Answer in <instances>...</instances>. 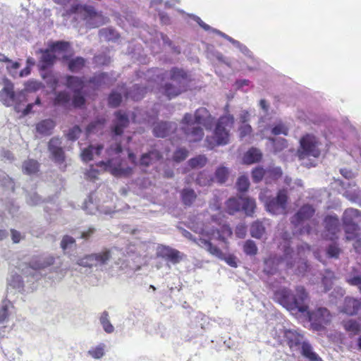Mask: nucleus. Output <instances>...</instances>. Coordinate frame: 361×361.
Segmentation results:
<instances>
[{"label": "nucleus", "instance_id": "1", "mask_svg": "<svg viewBox=\"0 0 361 361\" xmlns=\"http://www.w3.org/2000/svg\"><path fill=\"white\" fill-rule=\"evenodd\" d=\"M221 214H213L211 216V223H203L200 228H197L196 232L207 235L209 240L200 238L197 245L207 250L212 255L219 259L224 260L230 267H237V257L233 255H226L216 245L211 243V240H218L226 243V239L232 235L231 228L222 223Z\"/></svg>", "mask_w": 361, "mask_h": 361}, {"label": "nucleus", "instance_id": "2", "mask_svg": "<svg viewBox=\"0 0 361 361\" xmlns=\"http://www.w3.org/2000/svg\"><path fill=\"white\" fill-rule=\"evenodd\" d=\"M115 120L113 122L112 140L110 146L106 149V161H100L96 167H101L105 171H109L114 175H118L121 173V163L118 155L121 152L120 137L129 124V119L125 113L121 111L115 113Z\"/></svg>", "mask_w": 361, "mask_h": 361}, {"label": "nucleus", "instance_id": "3", "mask_svg": "<svg viewBox=\"0 0 361 361\" xmlns=\"http://www.w3.org/2000/svg\"><path fill=\"white\" fill-rule=\"evenodd\" d=\"M213 122L214 118L208 110L202 107L195 111L194 117L188 113L184 115L181 129L188 142H195L201 140L204 136L203 129L200 125L206 129H211Z\"/></svg>", "mask_w": 361, "mask_h": 361}, {"label": "nucleus", "instance_id": "4", "mask_svg": "<svg viewBox=\"0 0 361 361\" xmlns=\"http://www.w3.org/2000/svg\"><path fill=\"white\" fill-rule=\"evenodd\" d=\"M274 299L293 313L307 312L309 298L302 286H297L295 293L288 288H279L274 292Z\"/></svg>", "mask_w": 361, "mask_h": 361}, {"label": "nucleus", "instance_id": "5", "mask_svg": "<svg viewBox=\"0 0 361 361\" xmlns=\"http://www.w3.org/2000/svg\"><path fill=\"white\" fill-rule=\"evenodd\" d=\"M0 101L6 106H13L14 110L26 116L31 113L32 104H28L25 107L27 101L25 90L14 91L13 84L9 81L4 82V86L0 91Z\"/></svg>", "mask_w": 361, "mask_h": 361}, {"label": "nucleus", "instance_id": "6", "mask_svg": "<svg viewBox=\"0 0 361 361\" xmlns=\"http://www.w3.org/2000/svg\"><path fill=\"white\" fill-rule=\"evenodd\" d=\"M282 238L285 240V245L284 255L281 263H286L288 269L294 267L296 263H300L301 267H298V274H302L307 268V265L303 257L306 252H310V246L307 243H303L298 246V252L295 253L293 249L290 247L289 245V240L291 238L290 233L284 232Z\"/></svg>", "mask_w": 361, "mask_h": 361}, {"label": "nucleus", "instance_id": "7", "mask_svg": "<svg viewBox=\"0 0 361 361\" xmlns=\"http://www.w3.org/2000/svg\"><path fill=\"white\" fill-rule=\"evenodd\" d=\"M267 192L268 190L261 191L259 195V200L264 203L267 211L274 215L285 214L288 201L286 190H279L276 197L267 195Z\"/></svg>", "mask_w": 361, "mask_h": 361}, {"label": "nucleus", "instance_id": "8", "mask_svg": "<svg viewBox=\"0 0 361 361\" xmlns=\"http://www.w3.org/2000/svg\"><path fill=\"white\" fill-rule=\"evenodd\" d=\"M171 82L165 84L164 94L169 99L173 98L185 91L188 85L186 73L181 69L173 68L170 72Z\"/></svg>", "mask_w": 361, "mask_h": 361}, {"label": "nucleus", "instance_id": "9", "mask_svg": "<svg viewBox=\"0 0 361 361\" xmlns=\"http://www.w3.org/2000/svg\"><path fill=\"white\" fill-rule=\"evenodd\" d=\"M343 224L347 240H352L357 237L358 224L361 222V212L358 209L349 208L343 214Z\"/></svg>", "mask_w": 361, "mask_h": 361}, {"label": "nucleus", "instance_id": "10", "mask_svg": "<svg viewBox=\"0 0 361 361\" xmlns=\"http://www.w3.org/2000/svg\"><path fill=\"white\" fill-rule=\"evenodd\" d=\"M234 123V118L231 114H227L219 118L215 130L214 136L219 145H226L229 140V132Z\"/></svg>", "mask_w": 361, "mask_h": 361}, {"label": "nucleus", "instance_id": "11", "mask_svg": "<svg viewBox=\"0 0 361 361\" xmlns=\"http://www.w3.org/2000/svg\"><path fill=\"white\" fill-rule=\"evenodd\" d=\"M300 149L298 150V157L300 160L306 158H317L320 154L317 138L312 135H306L300 141Z\"/></svg>", "mask_w": 361, "mask_h": 361}, {"label": "nucleus", "instance_id": "12", "mask_svg": "<svg viewBox=\"0 0 361 361\" xmlns=\"http://www.w3.org/2000/svg\"><path fill=\"white\" fill-rule=\"evenodd\" d=\"M307 313L311 326L316 331L322 329L331 320V314L326 307H317Z\"/></svg>", "mask_w": 361, "mask_h": 361}, {"label": "nucleus", "instance_id": "13", "mask_svg": "<svg viewBox=\"0 0 361 361\" xmlns=\"http://www.w3.org/2000/svg\"><path fill=\"white\" fill-rule=\"evenodd\" d=\"M54 262V258L52 256L36 257L31 260L30 267L27 268L24 274L30 276L33 280H38L40 278V274L37 271L52 265Z\"/></svg>", "mask_w": 361, "mask_h": 361}, {"label": "nucleus", "instance_id": "14", "mask_svg": "<svg viewBox=\"0 0 361 361\" xmlns=\"http://www.w3.org/2000/svg\"><path fill=\"white\" fill-rule=\"evenodd\" d=\"M161 158V154L157 149H152L142 154L139 160H137L133 152H128L129 160L136 166L142 169L147 168L156 164Z\"/></svg>", "mask_w": 361, "mask_h": 361}, {"label": "nucleus", "instance_id": "15", "mask_svg": "<svg viewBox=\"0 0 361 361\" xmlns=\"http://www.w3.org/2000/svg\"><path fill=\"white\" fill-rule=\"evenodd\" d=\"M61 140L59 137H52L48 144L49 151L54 160L55 162L58 164H61L63 162L65 156L64 152L61 147Z\"/></svg>", "mask_w": 361, "mask_h": 361}, {"label": "nucleus", "instance_id": "16", "mask_svg": "<svg viewBox=\"0 0 361 361\" xmlns=\"http://www.w3.org/2000/svg\"><path fill=\"white\" fill-rule=\"evenodd\" d=\"M119 252L117 248L105 249L101 252L93 253L95 255V264L97 269L102 270L109 263L110 259H114V256Z\"/></svg>", "mask_w": 361, "mask_h": 361}, {"label": "nucleus", "instance_id": "17", "mask_svg": "<svg viewBox=\"0 0 361 361\" xmlns=\"http://www.w3.org/2000/svg\"><path fill=\"white\" fill-rule=\"evenodd\" d=\"M15 308L13 303L9 300H4L0 305V324H2V328L6 327V324L10 320V318L13 315ZM0 335H2L1 327H0Z\"/></svg>", "mask_w": 361, "mask_h": 361}, {"label": "nucleus", "instance_id": "18", "mask_svg": "<svg viewBox=\"0 0 361 361\" xmlns=\"http://www.w3.org/2000/svg\"><path fill=\"white\" fill-rule=\"evenodd\" d=\"M84 10L87 13L85 17L87 23L90 27H99L100 25L106 23V18L101 13L96 12L92 7L85 6Z\"/></svg>", "mask_w": 361, "mask_h": 361}, {"label": "nucleus", "instance_id": "19", "mask_svg": "<svg viewBox=\"0 0 361 361\" xmlns=\"http://www.w3.org/2000/svg\"><path fill=\"white\" fill-rule=\"evenodd\" d=\"M325 233L324 238L334 240L336 238V233L339 231V220L336 216H328L324 219Z\"/></svg>", "mask_w": 361, "mask_h": 361}, {"label": "nucleus", "instance_id": "20", "mask_svg": "<svg viewBox=\"0 0 361 361\" xmlns=\"http://www.w3.org/2000/svg\"><path fill=\"white\" fill-rule=\"evenodd\" d=\"M314 209L310 204L302 206L298 212L291 218V224L298 226L305 220L309 219L314 214Z\"/></svg>", "mask_w": 361, "mask_h": 361}, {"label": "nucleus", "instance_id": "21", "mask_svg": "<svg viewBox=\"0 0 361 361\" xmlns=\"http://www.w3.org/2000/svg\"><path fill=\"white\" fill-rule=\"evenodd\" d=\"M157 254L159 257L170 261L173 264H176L181 259L180 252L168 246L159 247Z\"/></svg>", "mask_w": 361, "mask_h": 361}, {"label": "nucleus", "instance_id": "22", "mask_svg": "<svg viewBox=\"0 0 361 361\" xmlns=\"http://www.w3.org/2000/svg\"><path fill=\"white\" fill-rule=\"evenodd\" d=\"M176 129V125L169 122H159L154 124V135L158 137H165Z\"/></svg>", "mask_w": 361, "mask_h": 361}, {"label": "nucleus", "instance_id": "23", "mask_svg": "<svg viewBox=\"0 0 361 361\" xmlns=\"http://www.w3.org/2000/svg\"><path fill=\"white\" fill-rule=\"evenodd\" d=\"M13 289L18 293L29 291L32 288L26 286L22 276L18 274H12L8 279V291Z\"/></svg>", "mask_w": 361, "mask_h": 361}, {"label": "nucleus", "instance_id": "24", "mask_svg": "<svg viewBox=\"0 0 361 361\" xmlns=\"http://www.w3.org/2000/svg\"><path fill=\"white\" fill-rule=\"evenodd\" d=\"M56 126V123L53 119L47 118L42 120L36 124L37 132L42 135H49Z\"/></svg>", "mask_w": 361, "mask_h": 361}, {"label": "nucleus", "instance_id": "25", "mask_svg": "<svg viewBox=\"0 0 361 361\" xmlns=\"http://www.w3.org/2000/svg\"><path fill=\"white\" fill-rule=\"evenodd\" d=\"M303 337L299 336L297 343L302 342V354L310 361H322L319 356L312 350V346L307 342L302 341Z\"/></svg>", "mask_w": 361, "mask_h": 361}, {"label": "nucleus", "instance_id": "26", "mask_svg": "<svg viewBox=\"0 0 361 361\" xmlns=\"http://www.w3.org/2000/svg\"><path fill=\"white\" fill-rule=\"evenodd\" d=\"M103 148L102 145H97V146L90 145L88 147L85 148L81 152L82 161H89L93 159L95 155L100 154Z\"/></svg>", "mask_w": 361, "mask_h": 361}, {"label": "nucleus", "instance_id": "27", "mask_svg": "<svg viewBox=\"0 0 361 361\" xmlns=\"http://www.w3.org/2000/svg\"><path fill=\"white\" fill-rule=\"evenodd\" d=\"M269 220L256 221L250 227V234L252 237L255 238H261L265 233V224H269Z\"/></svg>", "mask_w": 361, "mask_h": 361}, {"label": "nucleus", "instance_id": "28", "mask_svg": "<svg viewBox=\"0 0 361 361\" xmlns=\"http://www.w3.org/2000/svg\"><path fill=\"white\" fill-rule=\"evenodd\" d=\"M360 307V302L353 298L345 299L343 312L347 314L353 315L356 314Z\"/></svg>", "mask_w": 361, "mask_h": 361}, {"label": "nucleus", "instance_id": "29", "mask_svg": "<svg viewBox=\"0 0 361 361\" xmlns=\"http://www.w3.org/2000/svg\"><path fill=\"white\" fill-rule=\"evenodd\" d=\"M346 281L350 285L357 286L361 293V270L360 265L353 269L347 276Z\"/></svg>", "mask_w": 361, "mask_h": 361}, {"label": "nucleus", "instance_id": "30", "mask_svg": "<svg viewBox=\"0 0 361 361\" xmlns=\"http://www.w3.org/2000/svg\"><path fill=\"white\" fill-rule=\"evenodd\" d=\"M66 85L70 88L74 93L81 92L84 87L83 80L77 77L69 75L66 77Z\"/></svg>", "mask_w": 361, "mask_h": 361}, {"label": "nucleus", "instance_id": "31", "mask_svg": "<svg viewBox=\"0 0 361 361\" xmlns=\"http://www.w3.org/2000/svg\"><path fill=\"white\" fill-rule=\"evenodd\" d=\"M262 152L256 148H251L244 155L243 161L247 164H252L259 161L262 158Z\"/></svg>", "mask_w": 361, "mask_h": 361}, {"label": "nucleus", "instance_id": "32", "mask_svg": "<svg viewBox=\"0 0 361 361\" xmlns=\"http://www.w3.org/2000/svg\"><path fill=\"white\" fill-rule=\"evenodd\" d=\"M256 208L255 200L250 197H241V209L247 216H252Z\"/></svg>", "mask_w": 361, "mask_h": 361}, {"label": "nucleus", "instance_id": "33", "mask_svg": "<svg viewBox=\"0 0 361 361\" xmlns=\"http://www.w3.org/2000/svg\"><path fill=\"white\" fill-rule=\"evenodd\" d=\"M76 264L82 267L96 268L95 255L92 253L79 257L76 261Z\"/></svg>", "mask_w": 361, "mask_h": 361}, {"label": "nucleus", "instance_id": "34", "mask_svg": "<svg viewBox=\"0 0 361 361\" xmlns=\"http://www.w3.org/2000/svg\"><path fill=\"white\" fill-rule=\"evenodd\" d=\"M241 197L235 198L231 197L229 198L226 203V209L228 214H233L235 212H238L241 209Z\"/></svg>", "mask_w": 361, "mask_h": 361}, {"label": "nucleus", "instance_id": "35", "mask_svg": "<svg viewBox=\"0 0 361 361\" xmlns=\"http://www.w3.org/2000/svg\"><path fill=\"white\" fill-rule=\"evenodd\" d=\"M61 247L65 253L73 250L76 247V242L74 238L72 236L66 235L63 237L61 241Z\"/></svg>", "mask_w": 361, "mask_h": 361}, {"label": "nucleus", "instance_id": "36", "mask_svg": "<svg viewBox=\"0 0 361 361\" xmlns=\"http://www.w3.org/2000/svg\"><path fill=\"white\" fill-rule=\"evenodd\" d=\"M197 197L194 190L190 188H184L181 192V199L183 204L186 206H190Z\"/></svg>", "mask_w": 361, "mask_h": 361}, {"label": "nucleus", "instance_id": "37", "mask_svg": "<svg viewBox=\"0 0 361 361\" xmlns=\"http://www.w3.org/2000/svg\"><path fill=\"white\" fill-rule=\"evenodd\" d=\"M105 348L106 345L101 343L90 348L87 351V354L94 359H101L105 354Z\"/></svg>", "mask_w": 361, "mask_h": 361}, {"label": "nucleus", "instance_id": "38", "mask_svg": "<svg viewBox=\"0 0 361 361\" xmlns=\"http://www.w3.org/2000/svg\"><path fill=\"white\" fill-rule=\"evenodd\" d=\"M99 322L106 333L111 334L114 331V327L109 320V315L106 311L102 313L99 317Z\"/></svg>", "mask_w": 361, "mask_h": 361}, {"label": "nucleus", "instance_id": "39", "mask_svg": "<svg viewBox=\"0 0 361 361\" xmlns=\"http://www.w3.org/2000/svg\"><path fill=\"white\" fill-rule=\"evenodd\" d=\"M99 37L105 41H114L118 38L117 32L112 28H103L99 32Z\"/></svg>", "mask_w": 361, "mask_h": 361}, {"label": "nucleus", "instance_id": "40", "mask_svg": "<svg viewBox=\"0 0 361 361\" xmlns=\"http://www.w3.org/2000/svg\"><path fill=\"white\" fill-rule=\"evenodd\" d=\"M85 65V59L82 57H75L68 61V68L72 72L80 71Z\"/></svg>", "mask_w": 361, "mask_h": 361}, {"label": "nucleus", "instance_id": "41", "mask_svg": "<svg viewBox=\"0 0 361 361\" xmlns=\"http://www.w3.org/2000/svg\"><path fill=\"white\" fill-rule=\"evenodd\" d=\"M207 162V158L204 155H198L188 161V165L192 169H198L203 167Z\"/></svg>", "mask_w": 361, "mask_h": 361}, {"label": "nucleus", "instance_id": "42", "mask_svg": "<svg viewBox=\"0 0 361 361\" xmlns=\"http://www.w3.org/2000/svg\"><path fill=\"white\" fill-rule=\"evenodd\" d=\"M53 52L54 51H51L49 48L42 51L41 61L44 68H47L53 64L55 60V56L53 54Z\"/></svg>", "mask_w": 361, "mask_h": 361}, {"label": "nucleus", "instance_id": "43", "mask_svg": "<svg viewBox=\"0 0 361 361\" xmlns=\"http://www.w3.org/2000/svg\"><path fill=\"white\" fill-rule=\"evenodd\" d=\"M274 126L271 129L272 134L275 135H287L288 133V127L281 121H276L274 123Z\"/></svg>", "mask_w": 361, "mask_h": 361}, {"label": "nucleus", "instance_id": "44", "mask_svg": "<svg viewBox=\"0 0 361 361\" xmlns=\"http://www.w3.org/2000/svg\"><path fill=\"white\" fill-rule=\"evenodd\" d=\"M213 178L211 174L206 171L200 172L196 179L197 183L200 186H206L211 184Z\"/></svg>", "mask_w": 361, "mask_h": 361}, {"label": "nucleus", "instance_id": "45", "mask_svg": "<svg viewBox=\"0 0 361 361\" xmlns=\"http://www.w3.org/2000/svg\"><path fill=\"white\" fill-rule=\"evenodd\" d=\"M108 75L104 73H99L98 75H94L90 80V82L95 87H99L102 85L107 84L108 80Z\"/></svg>", "mask_w": 361, "mask_h": 361}, {"label": "nucleus", "instance_id": "46", "mask_svg": "<svg viewBox=\"0 0 361 361\" xmlns=\"http://www.w3.org/2000/svg\"><path fill=\"white\" fill-rule=\"evenodd\" d=\"M49 47L51 51H66L70 47V43L68 42L58 41L49 44Z\"/></svg>", "mask_w": 361, "mask_h": 361}, {"label": "nucleus", "instance_id": "47", "mask_svg": "<svg viewBox=\"0 0 361 361\" xmlns=\"http://www.w3.org/2000/svg\"><path fill=\"white\" fill-rule=\"evenodd\" d=\"M38 164L36 161L30 159L25 161L23 164V171L27 174H32L37 171Z\"/></svg>", "mask_w": 361, "mask_h": 361}, {"label": "nucleus", "instance_id": "48", "mask_svg": "<svg viewBox=\"0 0 361 361\" xmlns=\"http://www.w3.org/2000/svg\"><path fill=\"white\" fill-rule=\"evenodd\" d=\"M243 251L247 255L254 256L257 252V247L252 240H247L243 245Z\"/></svg>", "mask_w": 361, "mask_h": 361}, {"label": "nucleus", "instance_id": "49", "mask_svg": "<svg viewBox=\"0 0 361 361\" xmlns=\"http://www.w3.org/2000/svg\"><path fill=\"white\" fill-rule=\"evenodd\" d=\"M344 328L347 331L350 332L352 334L355 335L357 334L360 331V325L359 324L353 319H350L344 322Z\"/></svg>", "mask_w": 361, "mask_h": 361}, {"label": "nucleus", "instance_id": "50", "mask_svg": "<svg viewBox=\"0 0 361 361\" xmlns=\"http://www.w3.org/2000/svg\"><path fill=\"white\" fill-rule=\"evenodd\" d=\"M259 106L262 111L260 116L261 122L267 123L269 116V105L265 99H261L259 101Z\"/></svg>", "mask_w": 361, "mask_h": 361}, {"label": "nucleus", "instance_id": "51", "mask_svg": "<svg viewBox=\"0 0 361 361\" xmlns=\"http://www.w3.org/2000/svg\"><path fill=\"white\" fill-rule=\"evenodd\" d=\"M92 199L93 195H90L88 199L85 201L83 205V209L89 214H94L99 209L97 205L93 202Z\"/></svg>", "mask_w": 361, "mask_h": 361}, {"label": "nucleus", "instance_id": "52", "mask_svg": "<svg viewBox=\"0 0 361 361\" xmlns=\"http://www.w3.org/2000/svg\"><path fill=\"white\" fill-rule=\"evenodd\" d=\"M228 170L227 168L224 166L219 167L215 172V178L216 180L220 183H224L228 177Z\"/></svg>", "mask_w": 361, "mask_h": 361}, {"label": "nucleus", "instance_id": "53", "mask_svg": "<svg viewBox=\"0 0 361 361\" xmlns=\"http://www.w3.org/2000/svg\"><path fill=\"white\" fill-rule=\"evenodd\" d=\"M273 145L274 152L275 153L280 152L283 150L286 147V140L283 138L280 139H270Z\"/></svg>", "mask_w": 361, "mask_h": 361}, {"label": "nucleus", "instance_id": "54", "mask_svg": "<svg viewBox=\"0 0 361 361\" xmlns=\"http://www.w3.org/2000/svg\"><path fill=\"white\" fill-rule=\"evenodd\" d=\"M6 70L8 73L13 76L16 77L18 74V70L20 67V64L17 61H13L10 59H8V61H6Z\"/></svg>", "mask_w": 361, "mask_h": 361}, {"label": "nucleus", "instance_id": "55", "mask_svg": "<svg viewBox=\"0 0 361 361\" xmlns=\"http://www.w3.org/2000/svg\"><path fill=\"white\" fill-rule=\"evenodd\" d=\"M0 183L4 187L12 190H14V182L13 179L3 172L0 173Z\"/></svg>", "mask_w": 361, "mask_h": 361}, {"label": "nucleus", "instance_id": "56", "mask_svg": "<svg viewBox=\"0 0 361 361\" xmlns=\"http://www.w3.org/2000/svg\"><path fill=\"white\" fill-rule=\"evenodd\" d=\"M250 185L249 179L245 176H242L238 178L236 186L239 191L245 192L248 189Z\"/></svg>", "mask_w": 361, "mask_h": 361}, {"label": "nucleus", "instance_id": "57", "mask_svg": "<svg viewBox=\"0 0 361 361\" xmlns=\"http://www.w3.org/2000/svg\"><path fill=\"white\" fill-rule=\"evenodd\" d=\"M116 264L117 265H120L119 268L121 270L125 271V273H128V274H129L128 270V268L132 271H135L139 270L140 269V266H137L136 267H131L129 264V262L126 259H118V262H116Z\"/></svg>", "mask_w": 361, "mask_h": 361}, {"label": "nucleus", "instance_id": "58", "mask_svg": "<svg viewBox=\"0 0 361 361\" xmlns=\"http://www.w3.org/2000/svg\"><path fill=\"white\" fill-rule=\"evenodd\" d=\"M266 174H267V170H264L261 167H256L252 172V180L254 182L258 183L262 180L264 176Z\"/></svg>", "mask_w": 361, "mask_h": 361}, {"label": "nucleus", "instance_id": "59", "mask_svg": "<svg viewBox=\"0 0 361 361\" xmlns=\"http://www.w3.org/2000/svg\"><path fill=\"white\" fill-rule=\"evenodd\" d=\"M188 156V151L185 148L177 149L173 154V159L177 162L185 160Z\"/></svg>", "mask_w": 361, "mask_h": 361}, {"label": "nucleus", "instance_id": "60", "mask_svg": "<svg viewBox=\"0 0 361 361\" xmlns=\"http://www.w3.org/2000/svg\"><path fill=\"white\" fill-rule=\"evenodd\" d=\"M70 101V95L66 92H60L55 98L56 104L65 105Z\"/></svg>", "mask_w": 361, "mask_h": 361}, {"label": "nucleus", "instance_id": "61", "mask_svg": "<svg viewBox=\"0 0 361 361\" xmlns=\"http://www.w3.org/2000/svg\"><path fill=\"white\" fill-rule=\"evenodd\" d=\"M345 195L350 201L361 206V190L347 191Z\"/></svg>", "mask_w": 361, "mask_h": 361}, {"label": "nucleus", "instance_id": "62", "mask_svg": "<svg viewBox=\"0 0 361 361\" xmlns=\"http://www.w3.org/2000/svg\"><path fill=\"white\" fill-rule=\"evenodd\" d=\"M340 252L341 250L335 243H331L326 248V255L329 257L338 258Z\"/></svg>", "mask_w": 361, "mask_h": 361}, {"label": "nucleus", "instance_id": "63", "mask_svg": "<svg viewBox=\"0 0 361 361\" xmlns=\"http://www.w3.org/2000/svg\"><path fill=\"white\" fill-rule=\"evenodd\" d=\"M121 94L116 92H113L109 97V104L113 107L118 106L121 102Z\"/></svg>", "mask_w": 361, "mask_h": 361}, {"label": "nucleus", "instance_id": "64", "mask_svg": "<svg viewBox=\"0 0 361 361\" xmlns=\"http://www.w3.org/2000/svg\"><path fill=\"white\" fill-rule=\"evenodd\" d=\"M238 131L240 137L243 139L251 135L252 129L250 124H240Z\"/></svg>", "mask_w": 361, "mask_h": 361}]
</instances>
